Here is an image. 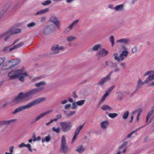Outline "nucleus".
Returning <instances> with one entry per match:
<instances>
[{
    "label": "nucleus",
    "instance_id": "obj_4",
    "mask_svg": "<svg viewBox=\"0 0 154 154\" xmlns=\"http://www.w3.org/2000/svg\"><path fill=\"white\" fill-rule=\"evenodd\" d=\"M60 148L61 150L64 153H66L69 151V148L66 143V137L64 135L62 137Z\"/></svg>",
    "mask_w": 154,
    "mask_h": 154
},
{
    "label": "nucleus",
    "instance_id": "obj_49",
    "mask_svg": "<svg viewBox=\"0 0 154 154\" xmlns=\"http://www.w3.org/2000/svg\"><path fill=\"white\" fill-rule=\"evenodd\" d=\"M26 147H27V148H28V150L30 151V152L32 151V150L31 148V145L30 144L28 143V144H26Z\"/></svg>",
    "mask_w": 154,
    "mask_h": 154
},
{
    "label": "nucleus",
    "instance_id": "obj_51",
    "mask_svg": "<svg viewBox=\"0 0 154 154\" xmlns=\"http://www.w3.org/2000/svg\"><path fill=\"white\" fill-rule=\"evenodd\" d=\"M132 51L133 53H135L137 52V48L136 46H135L132 48Z\"/></svg>",
    "mask_w": 154,
    "mask_h": 154
},
{
    "label": "nucleus",
    "instance_id": "obj_25",
    "mask_svg": "<svg viewBox=\"0 0 154 154\" xmlns=\"http://www.w3.org/2000/svg\"><path fill=\"white\" fill-rule=\"evenodd\" d=\"M9 7L8 5H5L4 6L3 9L0 11V19Z\"/></svg>",
    "mask_w": 154,
    "mask_h": 154
},
{
    "label": "nucleus",
    "instance_id": "obj_39",
    "mask_svg": "<svg viewBox=\"0 0 154 154\" xmlns=\"http://www.w3.org/2000/svg\"><path fill=\"white\" fill-rule=\"evenodd\" d=\"M129 112V111H127L125 112L122 115V118L124 119H127L128 116Z\"/></svg>",
    "mask_w": 154,
    "mask_h": 154
},
{
    "label": "nucleus",
    "instance_id": "obj_5",
    "mask_svg": "<svg viewBox=\"0 0 154 154\" xmlns=\"http://www.w3.org/2000/svg\"><path fill=\"white\" fill-rule=\"evenodd\" d=\"M52 111V110L47 111L40 114L39 115L36 116L33 120V121L31 122V124H33L37 122L38 120L43 118L44 116L49 113Z\"/></svg>",
    "mask_w": 154,
    "mask_h": 154
},
{
    "label": "nucleus",
    "instance_id": "obj_8",
    "mask_svg": "<svg viewBox=\"0 0 154 154\" xmlns=\"http://www.w3.org/2000/svg\"><path fill=\"white\" fill-rule=\"evenodd\" d=\"M30 108L29 103L26 105L23 106H21L17 108L13 112L12 114H16L18 113L23 110L29 109Z\"/></svg>",
    "mask_w": 154,
    "mask_h": 154
},
{
    "label": "nucleus",
    "instance_id": "obj_42",
    "mask_svg": "<svg viewBox=\"0 0 154 154\" xmlns=\"http://www.w3.org/2000/svg\"><path fill=\"white\" fill-rule=\"evenodd\" d=\"M109 40L112 43V46H113L114 44V38L113 35L110 36L109 38Z\"/></svg>",
    "mask_w": 154,
    "mask_h": 154
},
{
    "label": "nucleus",
    "instance_id": "obj_13",
    "mask_svg": "<svg viewBox=\"0 0 154 154\" xmlns=\"http://www.w3.org/2000/svg\"><path fill=\"white\" fill-rule=\"evenodd\" d=\"M19 63V61L17 60L11 59L6 62V63H8V64L6 66H8L10 68L12 67L17 65Z\"/></svg>",
    "mask_w": 154,
    "mask_h": 154
},
{
    "label": "nucleus",
    "instance_id": "obj_38",
    "mask_svg": "<svg viewBox=\"0 0 154 154\" xmlns=\"http://www.w3.org/2000/svg\"><path fill=\"white\" fill-rule=\"evenodd\" d=\"M45 83H46L45 82L42 81L36 83L35 85L36 87H38L42 85H44Z\"/></svg>",
    "mask_w": 154,
    "mask_h": 154
},
{
    "label": "nucleus",
    "instance_id": "obj_24",
    "mask_svg": "<svg viewBox=\"0 0 154 154\" xmlns=\"http://www.w3.org/2000/svg\"><path fill=\"white\" fill-rule=\"evenodd\" d=\"M109 123V122L108 121H103L100 123L101 127L103 129H106Z\"/></svg>",
    "mask_w": 154,
    "mask_h": 154
},
{
    "label": "nucleus",
    "instance_id": "obj_22",
    "mask_svg": "<svg viewBox=\"0 0 154 154\" xmlns=\"http://www.w3.org/2000/svg\"><path fill=\"white\" fill-rule=\"evenodd\" d=\"M49 11L48 8H46L44 9H42L37 12L35 14V15H42L48 12Z\"/></svg>",
    "mask_w": 154,
    "mask_h": 154
},
{
    "label": "nucleus",
    "instance_id": "obj_64",
    "mask_svg": "<svg viewBox=\"0 0 154 154\" xmlns=\"http://www.w3.org/2000/svg\"><path fill=\"white\" fill-rule=\"evenodd\" d=\"M126 143H124L122 144L119 147V149H121L122 148H124L125 147Z\"/></svg>",
    "mask_w": 154,
    "mask_h": 154
},
{
    "label": "nucleus",
    "instance_id": "obj_14",
    "mask_svg": "<svg viewBox=\"0 0 154 154\" xmlns=\"http://www.w3.org/2000/svg\"><path fill=\"white\" fill-rule=\"evenodd\" d=\"M79 20H77L74 21L68 27L66 28L65 30V32H69L70 30L72 29L79 22Z\"/></svg>",
    "mask_w": 154,
    "mask_h": 154
},
{
    "label": "nucleus",
    "instance_id": "obj_9",
    "mask_svg": "<svg viewBox=\"0 0 154 154\" xmlns=\"http://www.w3.org/2000/svg\"><path fill=\"white\" fill-rule=\"evenodd\" d=\"M114 88L115 86H112L111 87L108 88V89L106 91V92L103 96L100 101L98 103L99 105H100L101 103L104 100L106 97L109 95V92H110Z\"/></svg>",
    "mask_w": 154,
    "mask_h": 154
},
{
    "label": "nucleus",
    "instance_id": "obj_12",
    "mask_svg": "<svg viewBox=\"0 0 154 154\" xmlns=\"http://www.w3.org/2000/svg\"><path fill=\"white\" fill-rule=\"evenodd\" d=\"M50 20L51 22L55 24L57 28H59L60 25V21L56 17L54 16L51 17L50 19Z\"/></svg>",
    "mask_w": 154,
    "mask_h": 154
},
{
    "label": "nucleus",
    "instance_id": "obj_21",
    "mask_svg": "<svg viewBox=\"0 0 154 154\" xmlns=\"http://www.w3.org/2000/svg\"><path fill=\"white\" fill-rule=\"evenodd\" d=\"M23 42H21L17 44L14 45L13 47L10 48L9 49V51H11L13 50L20 48L23 45Z\"/></svg>",
    "mask_w": 154,
    "mask_h": 154
},
{
    "label": "nucleus",
    "instance_id": "obj_23",
    "mask_svg": "<svg viewBox=\"0 0 154 154\" xmlns=\"http://www.w3.org/2000/svg\"><path fill=\"white\" fill-rule=\"evenodd\" d=\"M8 33V31L0 35V38L5 37L4 39L5 41H7L10 35Z\"/></svg>",
    "mask_w": 154,
    "mask_h": 154
},
{
    "label": "nucleus",
    "instance_id": "obj_53",
    "mask_svg": "<svg viewBox=\"0 0 154 154\" xmlns=\"http://www.w3.org/2000/svg\"><path fill=\"white\" fill-rule=\"evenodd\" d=\"M14 147V146H10L9 148V150L10 153H12L13 152V149Z\"/></svg>",
    "mask_w": 154,
    "mask_h": 154
},
{
    "label": "nucleus",
    "instance_id": "obj_50",
    "mask_svg": "<svg viewBox=\"0 0 154 154\" xmlns=\"http://www.w3.org/2000/svg\"><path fill=\"white\" fill-rule=\"evenodd\" d=\"M78 134L74 133V136H73L72 140V142H73L75 140Z\"/></svg>",
    "mask_w": 154,
    "mask_h": 154
},
{
    "label": "nucleus",
    "instance_id": "obj_55",
    "mask_svg": "<svg viewBox=\"0 0 154 154\" xmlns=\"http://www.w3.org/2000/svg\"><path fill=\"white\" fill-rule=\"evenodd\" d=\"M118 67V66L116 63H114L113 62L112 63V65L111 67L112 68H114L117 67Z\"/></svg>",
    "mask_w": 154,
    "mask_h": 154
},
{
    "label": "nucleus",
    "instance_id": "obj_57",
    "mask_svg": "<svg viewBox=\"0 0 154 154\" xmlns=\"http://www.w3.org/2000/svg\"><path fill=\"white\" fill-rule=\"evenodd\" d=\"M72 108L73 109H76L77 108V105L76 104V103H75V102H73V103H72Z\"/></svg>",
    "mask_w": 154,
    "mask_h": 154
},
{
    "label": "nucleus",
    "instance_id": "obj_34",
    "mask_svg": "<svg viewBox=\"0 0 154 154\" xmlns=\"http://www.w3.org/2000/svg\"><path fill=\"white\" fill-rule=\"evenodd\" d=\"M52 129V131L54 132H56L57 134L60 133V128L59 127H57L56 128L55 127H53Z\"/></svg>",
    "mask_w": 154,
    "mask_h": 154
},
{
    "label": "nucleus",
    "instance_id": "obj_7",
    "mask_svg": "<svg viewBox=\"0 0 154 154\" xmlns=\"http://www.w3.org/2000/svg\"><path fill=\"white\" fill-rule=\"evenodd\" d=\"M46 98L45 97L39 98L30 102L29 103V104L30 107L31 108L35 105L45 101L46 100Z\"/></svg>",
    "mask_w": 154,
    "mask_h": 154
},
{
    "label": "nucleus",
    "instance_id": "obj_15",
    "mask_svg": "<svg viewBox=\"0 0 154 154\" xmlns=\"http://www.w3.org/2000/svg\"><path fill=\"white\" fill-rule=\"evenodd\" d=\"M21 31V29L19 28H12L8 31V33L11 35L17 34Z\"/></svg>",
    "mask_w": 154,
    "mask_h": 154
},
{
    "label": "nucleus",
    "instance_id": "obj_62",
    "mask_svg": "<svg viewBox=\"0 0 154 154\" xmlns=\"http://www.w3.org/2000/svg\"><path fill=\"white\" fill-rule=\"evenodd\" d=\"M96 51V45H95L92 49H90L89 51Z\"/></svg>",
    "mask_w": 154,
    "mask_h": 154
},
{
    "label": "nucleus",
    "instance_id": "obj_47",
    "mask_svg": "<svg viewBox=\"0 0 154 154\" xmlns=\"http://www.w3.org/2000/svg\"><path fill=\"white\" fill-rule=\"evenodd\" d=\"M10 103V102H6L1 106V107L2 108H4L6 107Z\"/></svg>",
    "mask_w": 154,
    "mask_h": 154
},
{
    "label": "nucleus",
    "instance_id": "obj_30",
    "mask_svg": "<svg viewBox=\"0 0 154 154\" xmlns=\"http://www.w3.org/2000/svg\"><path fill=\"white\" fill-rule=\"evenodd\" d=\"M140 110H141L140 109L139 110H136L135 111H134L132 112V114H134L136 113H137V118H136V119L137 121H138L139 119V117H140V113L141 112V111H140Z\"/></svg>",
    "mask_w": 154,
    "mask_h": 154
},
{
    "label": "nucleus",
    "instance_id": "obj_28",
    "mask_svg": "<svg viewBox=\"0 0 154 154\" xmlns=\"http://www.w3.org/2000/svg\"><path fill=\"white\" fill-rule=\"evenodd\" d=\"M85 149L82 145H79L76 147V150L79 153H82L84 151Z\"/></svg>",
    "mask_w": 154,
    "mask_h": 154
},
{
    "label": "nucleus",
    "instance_id": "obj_1",
    "mask_svg": "<svg viewBox=\"0 0 154 154\" xmlns=\"http://www.w3.org/2000/svg\"><path fill=\"white\" fill-rule=\"evenodd\" d=\"M23 71L21 69L13 70L8 73V76L11 79L18 78L20 81L23 82L25 78L28 76V74L26 72L23 73Z\"/></svg>",
    "mask_w": 154,
    "mask_h": 154
},
{
    "label": "nucleus",
    "instance_id": "obj_32",
    "mask_svg": "<svg viewBox=\"0 0 154 154\" xmlns=\"http://www.w3.org/2000/svg\"><path fill=\"white\" fill-rule=\"evenodd\" d=\"M101 109L103 110H110L112 108L108 105H105L101 107Z\"/></svg>",
    "mask_w": 154,
    "mask_h": 154
},
{
    "label": "nucleus",
    "instance_id": "obj_17",
    "mask_svg": "<svg viewBox=\"0 0 154 154\" xmlns=\"http://www.w3.org/2000/svg\"><path fill=\"white\" fill-rule=\"evenodd\" d=\"M97 54L100 56L103 57L106 55L108 54V52L105 48H102L98 50Z\"/></svg>",
    "mask_w": 154,
    "mask_h": 154
},
{
    "label": "nucleus",
    "instance_id": "obj_33",
    "mask_svg": "<svg viewBox=\"0 0 154 154\" xmlns=\"http://www.w3.org/2000/svg\"><path fill=\"white\" fill-rule=\"evenodd\" d=\"M84 125V124H83L82 125H80L77 127L75 133L79 134L80 130L83 128Z\"/></svg>",
    "mask_w": 154,
    "mask_h": 154
},
{
    "label": "nucleus",
    "instance_id": "obj_45",
    "mask_svg": "<svg viewBox=\"0 0 154 154\" xmlns=\"http://www.w3.org/2000/svg\"><path fill=\"white\" fill-rule=\"evenodd\" d=\"M75 38V37L71 36L68 37L67 38V40L68 41H72L74 40Z\"/></svg>",
    "mask_w": 154,
    "mask_h": 154
},
{
    "label": "nucleus",
    "instance_id": "obj_58",
    "mask_svg": "<svg viewBox=\"0 0 154 154\" xmlns=\"http://www.w3.org/2000/svg\"><path fill=\"white\" fill-rule=\"evenodd\" d=\"M32 139L33 140V142H35V141H36V135L35 134H33V136L32 137Z\"/></svg>",
    "mask_w": 154,
    "mask_h": 154
},
{
    "label": "nucleus",
    "instance_id": "obj_18",
    "mask_svg": "<svg viewBox=\"0 0 154 154\" xmlns=\"http://www.w3.org/2000/svg\"><path fill=\"white\" fill-rule=\"evenodd\" d=\"M154 71H151L150 73L149 74V77L146 78L144 81L145 83L149 82L150 81L153 80L154 79Z\"/></svg>",
    "mask_w": 154,
    "mask_h": 154
},
{
    "label": "nucleus",
    "instance_id": "obj_20",
    "mask_svg": "<svg viewBox=\"0 0 154 154\" xmlns=\"http://www.w3.org/2000/svg\"><path fill=\"white\" fill-rule=\"evenodd\" d=\"M128 54V52L126 50L123 51L120 55V60L121 61L123 60L124 59L125 57H127Z\"/></svg>",
    "mask_w": 154,
    "mask_h": 154
},
{
    "label": "nucleus",
    "instance_id": "obj_29",
    "mask_svg": "<svg viewBox=\"0 0 154 154\" xmlns=\"http://www.w3.org/2000/svg\"><path fill=\"white\" fill-rule=\"evenodd\" d=\"M51 31L50 26L48 25L45 27L43 30L44 33L45 34H48Z\"/></svg>",
    "mask_w": 154,
    "mask_h": 154
},
{
    "label": "nucleus",
    "instance_id": "obj_60",
    "mask_svg": "<svg viewBox=\"0 0 154 154\" xmlns=\"http://www.w3.org/2000/svg\"><path fill=\"white\" fill-rule=\"evenodd\" d=\"M11 45H12L8 46L5 47L3 49V51L5 52L7 51L9 48V47L11 46Z\"/></svg>",
    "mask_w": 154,
    "mask_h": 154
},
{
    "label": "nucleus",
    "instance_id": "obj_44",
    "mask_svg": "<svg viewBox=\"0 0 154 154\" xmlns=\"http://www.w3.org/2000/svg\"><path fill=\"white\" fill-rule=\"evenodd\" d=\"M118 54L117 53H116L114 54L113 56H114L115 59L118 61H121V60H120V56L119 57L118 56Z\"/></svg>",
    "mask_w": 154,
    "mask_h": 154
},
{
    "label": "nucleus",
    "instance_id": "obj_52",
    "mask_svg": "<svg viewBox=\"0 0 154 154\" xmlns=\"http://www.w3.org/2000/svg\"><path fill=\"white\" fill-rule=\"evenodd\" d=\"M120 66H121L123 69H125L126 68V64L125 63H121L120 64Z\"/></svg>",
    "mask_w": 154,
    "mask_h": 154
},
{
    "label": "nucleus",
    "instance_id": "obj_37",
    "mask_svg": "<svg viewBox=\"0 0 154 154\" xmlns=\"http://www.w3.org/2000/svg\"><path fill=\"white\" fill-rule=\"evenodd\" d=\"M36 24V23L34 22H32L30 23H29L27 25V27L29 28H31L35 26Z\"/></svg>",
    "mask_w": 154,
    "mask_h": 154
},
{
    "label": "nucleus",
    "instance_id": "obj_41",
    "mask_svg": "<svg viewBox=\"0 0 154 154\" xmlns=\"http://www.w3.org/2000/svg\"><path fill=\"white\" fill-rule=\"evenodd\" d=\"M51 3V0H48L45 1L42 3V4L43 6H46L50 4Z\"/></svg>",
    "mask_w": 154,
    "mask_h": 154
},
{
    "label": "nucleus",
    "instance_id": "obj_27",
    "mask_svg": "<svg viewBox=\"0 0 154 154\" xmlns=\"http://www.w3.org/2000/svg\"><path fill=\"white\" fill-rule=\"evenodd\" d=\"M117 42L123 44H127L129 42V39L127 38H122L117 40Z\"/></svg>",
    "mask_w": 154,
    "mask_h": 154
},
{
    "label": "nucleus",
    "instance_id": "obj_63",
    "mask_svg": "<svg viewBox=\"0 0 154 154\" xmlns=\"http://www.w3.org/2000/svg\"><path fill=\"white\" fill-rule=\"evenodd\" d=\"M62 115L61 114L57 115L56 116V118L58 119H60L61 118Z\"/></svg>",
    "mask_w": 154,
    "mask_h": 154
},
{
    "label": "nucleus",
    "instance_id": "obj_56",
    "mask_svg": "<svg viewBox=\"0 0 154 154\" xmlns=\"http://www.w3.org/2000/svg\"><path fill=\"white\" fill-rule=\"evenodd\" d=\"M108 7L109 8L112 9V10H115V7H114V5L113 4H110L108 6Z\"/></svg>",
    "mask_w": 154,
    "mask_h": 154
},
{
    "label": "nucleus",
    "instance_id": "obj_19",
    "mask_svg": "<svg viewBox=\"0 0 154 154\" xmlns=\"http://www.w3.org/2000/svg\"><path fill=\"white\" fill-rule=\"evenodd\" d=\"M144 82H144H142L141 79L139 78L138 79V81L137 82V86L136 87V89L134 91V93H135L136 92L138 91L139 89L141 87V86L143 85Z\"/></svg>",
    "mask_w": 154,
    "mask_h": 154
},
{
    "label": "nucleus",
    "instance_id": "obj_61",
    "mask_svg": "<svg viewBox=\"0 0 154 154\" xmlns=\"http://www.w3.org/2000/svg\"><path fill=\"white\" fill-rule=\"evenodd\" d=\"M71 105L70 104H67L65 105L64 106V109H68L70 107Z\"/></svg>",
    "mask_w": 154,
    "mask_h": 154
},
{
    "label": "nucleus",
    "instance_id": "obj_36",
    "mask_svg": "<svg viewBox=\"0 0 154 154\" xmlns=\"http://www.w3.org/2000/svg\"><path fill=\"white\" fill-rule=\"evenodd\" d=\"M85 100H81L76 102V104L78 106H80L83 105L85 103Z\"/></svg>",
    "mask_w": 154,
    "mask_h": 154
},
{
    "label": "nucleus",
    "instance_id": "obj_2",
    "mask_svg": "<svg viewBox=\"0 0 154 154\" xmlns=\"http://www.w3.org/2000/svg\"><path fill=\"white\" fill-rule=\"evenodd\" d=\"M43 87H41L38 88H34L27 91L25 93L21 92L25 101L31 99L33 96L38 91L42 90Z\"/></svg>",
    "mask_w": 154,
    "mask_h": 154
},
{
    "label": "nucleus",
    "instance_id": "obj_46",
    "mask_svg": "<svg viewBox=\"0 0 154 154\" xmlns=\"http://www.w3.org/2000/svg\"><path fill=\"white\" fill-rule=\"evenodd\" d=\"M5 60V59L4 57H0V66L4 64V63Z\"/></svg>",
    "mask_w": 154,
    "mask_h": 154
},
{
    "label": "nucleus",
    "instance_id": "obj_54",
    "mask_svg": "<svg viewBox=\"0 0 154 154\" xmlns=\"http://www.w3.org/2000/svg\"><path fill=\"white\" fill-rule=\"evenodd\" d=\"M46 17H43L41 18V22L44 23L46 21Z\"/></svg>",
    "mask_w": 154,
    "mask_h": 154
},
{
    "label": "nucleus",
    "instance_id": "obj_31",
    "mask_svg": "<svg viewBox=\"0 0 154 154\" xmlns=\"http://www.w3.org/2000/svg\"><path fill=\"white\" fill-rule=\"evenodd\" d=\"M51 137L50 135H49L47 136L45 138H42V143H44L45 142H48L51 140Z\"/></svg>",
    "mask_w": 154,
    "mask_h": 154
},
{
    "label": "nucleus",
    "instance_id": "obj_43",
    "mask_svg": "<svg viewBox=\"0 0 154 154\" xmlns=\"http://www.w3.org/2000/svg\"><path fill=\"white\" fill-rule=\"evenodd\" d=\"M76 113V112L75 111H70L69 112V113H68L66 115V116L67 117H70L71 116H72L75 114Z\"/></svg>",
    "mask_w": 154,
    "mask_h": 154
},
{
    "label": "nucleus",
    "instance_id": "obj_35",
    "mask_svg": "<svg viewBox=\"0 0 154 154\" xmlns=\"http://www.w3.org/2000/svg\"><path fill=\"white\" fill-rule=\"evenodd\" d=\"M152 114L151 113L150 111L147 114V115L146 117V125L149 124L151 122V121H148V119L149 117L151 116Z\"/></svg>",
    "mask_w": 154,
    "mask_h": 154
},
{
    "label": "nucleus",
    "instance_id": "obj_40",
    "mask_svg": "<svg viewBox=\"0 0 154 154\" xmlns=\"http://www.w3.org/2000/svg\"><path fill=\"white\" fill-rule=\"evenodd\" d=\"M118 116V114L116 113H110L108 114L109 117L112 118H114Z\"/></svg>",
    "mask_w": 154,
    "mask_h": 154
},
{
    "label": "nucleus",
    "instance_id": "obj_6",
    "mask_svg": "<svg viewBox=\"0 0 154 154\" xmlns=\"http://www.w3.org/2000/svg\"><path fill=\"white\" fill-rule=\"evenodd\" d=\"M64 48L62 46H59L58 45H55L53 46L51 48V50L53 54H56L58 53L60 51L63 50Z\"/></svg>",
    "mask_w": 154,
    "mask_h": 154
},
{
    "label": "nucleus",
    "instance_id": "obj_59",
    "mask_svg": "<svg viewBox=\"0 0 154 154\" xmlns=\"http://www.w3.org/2000/svg\"><path fill=\"white\" fill-rule=\"evenodd\" d=\"M26 144L24 143H22L20 145H18V147L20 148H22L23 147H26Z\"/></svg>",
    "mask_w": 154,
    "mask_h": 154
},
{
    "label": "nucleus",
    "instance_id": "obj_48",
    "mask_svg": "<svg viewBox=\"0 0 154 154\" xmlns=\"http://www.w3.org/2000/svg\"><path fill=\"white\" fill-rule=\"evenodd\" d=\"M137 129H136V130L132 131L129 134H128L127 136V137L128 138H129L130 137H131L132 135L134 134V133H135L137 132Z\"/></svg>",
    "mask_w": 154,
    "mask_h": 154
},
{
    "label": "nucleus",
    "instance_id": "obj_10",
    "mask_svg": "<svg viewBox=\"0 0 154 154\" xmlns=\"http://www.w3.org/2000/svg\"><path fill=\"white\" fill-rule=\"evenodd\" d=\"M22 101H25L21 92L20 93L18 96L12 100L13 103H19Z\"/></svg>",
    "mask_w": 154,
    "mask_h": 154
},
{
    "label": "nucleus",
    "instance_id": "obj_11",
    "mask_svg": "<svg viewBox=\"0 0 154 154\" xmlns=\"http://www.w3.org/2000/svg\"><path fill=\"white\" fill-rule=\"evenodd\" d=\"M113 71L110 72L106 76L101 79L98 83V84L100 85H102L105 82L108 81L110 79L111 75L113 73Z\"/></svg>",
    "mask_w": 154,
    "mask_h": 154
},
{
    "label": "nucleus",
    "instance_id": "obj_16",
    "mask_svg": "<svg viewBox=\"0 0 154 154\" xmlns=\"http://www.w3.org/2000/svg\"><path fill=\"white\" fill-rule=\"evenodd\" d=\"M17 121L16 119H12L8 121H0V126H2L6 125H8Z\"/></svg>",
    "mask_w": 154,
    "mask_h": 154
},
{
    "label": "nucleus",
    "instance_id": "obj_26",
    "mask_svg": "<svg viewBox=\"0 0 154 154\" xmlns=\"http://www.w3.org/2000/svg\"><path fill=\"white\" fill-rule=\"evenodd\" d=\"M124 9V6L122 4L117 5L115 7V10L117 11H122Z\"/></svg>",
    "mask_w": 154,
    "mask_h": 154
},
{
    "label": "nucleus",
    "instance_id": "obj_3",
    "mask_svg": "<svg viewBox=\"0 0 154 154\" xmlns=\"http://www.w3.org/2000/svg\"><path fill=\"white\" fill-rule=\"evenodd\" d=\"M60 125L62 131L66 132L69 131L72 126V125L70 122H66V121L61 122Z\"/></svg>",
    "mask_w": 154,
    "mask_h": 154
}]
</instances>
